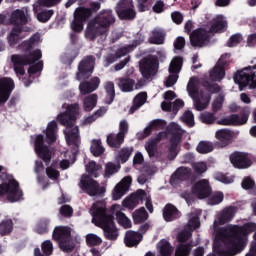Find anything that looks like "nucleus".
<instances>
[{
    "mask_svg": "<svg viewBox=\"0 0 256 256\" xmlns=\"http://www.w3.org/2000/svg\"><path fill=\"white\" fill-rule=\"evenodd\" d=\"M128 54L129 50L127 48H118L114 54L110 53L104 58V67H109V65H113L115 61L121 59V57H125V55Z\"/></svg>",
    "mask_w": 256,
    "mask_h": 256,
    "instance_id": "28",
    "label": "nucleus"
},
{
    "mask_svg": "<svg viewBox=\"0 0 256 256\" xmlns=\"http://www.w3.org/2000/svg\"><path fill=\"white\" fill-rule=\"evenodd\" d=\"M116 219H117V222L119 223V225H122V227H124L125 229H130L131 220H129V218H127L125 213H123L121 211H117Z\"/></svg>",
    "mask_w": 256,
    "mask_h": 256,
    "instance_id": "52",
    "label": "nucleus"
},
{
    "mask_svg": "<svg viewBox=\"0 0 256 256\" xmlns=\"http://www.w3.org/2000/svg\"><path fill=\"white\" fill-rule=\"evenodd\" d=\"M86 243L89 247H99L103 240L97 234H88L86 236Z\"/></svg>",
    "mask_w": 256,
    "mask_h": 256,
    "instance_id": "54",
    "label": "nucleus"
},
{
    "mask_svg": "<svg viewBox=\"0 0 256 256\" xmlns=\"http://www.w3.org/2000/svg\"><path fill=\"white\" fill-rule=\"evenodd\" d=\"M116 84L122 93H131L135 87V80L129 76L116 79Z\"/></svg>",
    "mask_w": 256,
    "mask_h": 256,
    "instance_id": "27",
    "label": "nucleus"
},
{
    "mask_svg": "<svg viewBox=\"0 0 256 256\" xmlns=\"http://www.w3.org/2000/svg\"><path fill=\"white\" fill-rule=\"evenodd\" d=\"M119 19L122 21H133L137 16V12H135V6L132 8L120 9L116 11Z\"/></svg>",
    "mask_w": 256,
    "mask_h": 256,
    "instance_id": "33",
    "label": "nucleus"
},
{
    "mask_svg": "<svg viewBox=\"0 0 256 256\" xmlns=\"http://www.w3.org/2000/svg\"><path fill=\"white\" fill-rule=\"evenodd\" d=\"M159 256H172L174 248L167 240H161L158 244Z\"/></svg>",
    "mask_w": 256,
    "mask_h": 256,
    "instance_id": "40",
    "label": "nucleus"
},
{
    "mask_svg": "<svg viewBox=\"0 0 256 256\" xmlns=\"http://www.w3.org/2000/svg\"><path fill=\"white\" fill-rule=\"evenodd\" d=\"M90 152L94 157H101L103 153H105V148L103 147V144H101V140H92Z\"/></svg>",
    "mask_w": 256,
    "mask_h": 256,
    "instance_id": "43",
    "label": "nucleus"
},
{
    "mask_svg": "<svg viewBox=\"0 0 256 256\" xmlns=\"http://www.w3.org/2000/svg\"><path fill=\"white\" fill-rule=\"evenodd\" d=\"M215 137L217 139L216 145H218V147H227L233 143V131L227 128L217 130Z\"/></svg>",
    "mask_w": 256,
    "mask_h": 256,
    "instance_id": "20",
    "label": "nucleus"
},
{
    "mask_svg": "<svg viewBox=\"0 0 256 256\" xmlns=\"http://www.w3.org/2000/svg\"><path fill=\"white\" fill-rule=\"evenodd\" d=\"M140 73L146 81L153 79L159 73V58L155 55H148L139 62Z\"/></svg>",
    "mask_w": 256,
    "mask_h": 256,
    "instance_id": "8",
    "label": "nucleus"
},
{
    "mask_svg": "<svg viewBox=\"0 0 256 256\" xmlns=\"http://www.w3.org/2000/svg\"><path fill=\"white\" fill-rule=\"evenodd\" d=\"M181 69H183V57L176 56L171 61L168 71L170 74L177 75L178 73H181Z\"/></svg>",
    "mask_w": 256,
    "mask_h": 256,
    "instance_id": "37",
    "label": "nucleus"
},
{
    "mask_svg": "<svg viewBox=\"0 0 256 256\" xmlns=\"http://www.w3.org/2000/svg\"><path fill=\"white\" fill-rule=\"evenodd\" d=\"M223 96L219 95L212 103V111L213 113H217V111H221L223 109Z\"/></svg>",
    "mask_w": 256,
    "mask_h": 256,
    "instance_id": "61",
    "label": "nucleus"
},
{
    "mask_svg": "<svg viewBox=\"0 0 256 256\" xmlns=\"http://www.w3.org/2000/svg\"><path fill=\"white\" fill-rule=\"evenodd\" d=\"M90 214L92 215V223L96 227L103 229L106 239L108 241H117L119 231L117 226H115L113 212L107 211V206L103 202H95L90 208Z\"/></svg>",
    "mask_w": 256,
    "mask_h": 256,
    "instance_id": "1",
    "label": "nucleus"
},
{
    "mask_svg": "<svg viewBox=\"0 0 256 256\" xmlns=\"http://www.w3.org/2000/svg\"><path fill=\"white\" fill-rule=\"evenodd\" d=\"M13 89H15L13 79L7 77L0 78V105H5L9 101Z\"/></svg>",
    "mask_w": 256,
    "mask_h": 256,
    "instance_id": "18",
    "label": "nucleus"
},
{
    "mask_svg": "<svg viewBox=\"0 0 256 256\" xmlns=\"http://www.w3.org/2000/svg\"><path fill=\"white\" fill-rule=\"evenodd\" d=\"M39 39H41L39 34H34L30 37V39L22 42L21 47L23 51H25L28 54H14L11 56L13 69L16 75H25V66L33 65V63L39 61V59L43 57V54L39 49L32 51L33 47H35V44L39 43Z\"/></svg>",
    "mask_w": 256,
    "mask_h": 256,
    "instance_id": "2",
    "label": "nucleus"
},
{
    "mask_svg": "<svg viewBox=\"0 0 256 256\" xmlns=\"http://www.w3.org/2000/svg\"><path fill=\"white\" fill-rule=\"evenodd\" d=\"M41 249L46 256L53 255V242L46 240L41 244Z\"/></svg>",
    "mask_w": 256,
    "mask_h": 256,
    "instance_id": "58",
    "label": "nucleus"
},
{
    "mask_svg": "<svg viewBox=\"0 0 256 256\" xmlns=\"http://www.w3.org/2000/svg\"><path fill=\"white\" fill-rule=\"evenodd\" d=\"M53 241L59 243L60 249L66 253H71L75 246L69 244L71 241V227L69 226H56L52 232Z\"/></svg>",
    "mask_w": 256,
    "mask_h": 256,
    "instance_id": "7",
    "label": "nucleus"
},
{
    "mask_svg": "<svg viewBox=\"0 0 256 256\" xmlns=\"http://www.w3.org/2000/svg\"><path fill=\"white\" fill-rule=\"evenodd\" d=\"M49 223H51V220L47 218L40 219L36 225V233H38V235L49 233Z\"/></svg>",
    "mask_w": 256,
    "mask_h": 256,
    "instance_id": "48",
    "label": "nucleus"
},
{
    "mask_svg": "<svg viewBox=\"0 0 256 256\" xmlns=\"http://www.w3.org/2000/svg\"><path fill=\"white\" fill-rule=\"evenodd\" d=\"M181 217V212L175 205L173 204H166L163 209V218L167 222L175 221Z\"/></svg>",
    "mask_w": 256,
    "mask_h": 256,
    "instance_id": "26",
    "label": "nucleus"
},
{
    "mask_svg": "<svg viewBox=\"0 0 256 256\" xmlns=\"http://www.w3.org/2000/svg\"><path fill=\"white\" fill-rule=\"evenodd\" d=\"M67 141H69L75 147H79V127H74L68 134H67Z\"/></svg>",
    "mask_w": 256,
    "mask_h": 256,
    "instance_id": "50",
    "label": "nucleus"
},
{
    "mask_svg": "<svg viewBox=\"0 0 256 256\" xmlns=\"http://www.w3.org/2000/svg\"><path fill=\"white\" fill-rule=\"evenodd\" d=\"M133 151H135L133 147H123L118 152V155L116 157L117 161L122 164L127 163L129 161V157L133 155Z\"/></svg>",
    "mask_w": 256,
    "mask_h": 256,
    "instance_id": "39",
    "label": "nucleus"
},
{
    "mask_svg": "<svg viewBox=\"0 0 256 256\" xmlns=\"http://www.w3.org/2000/svg\"><path fill=\"white\" fill-rule=\"evenodd\" d=\"M209 33L205 28H197L190 34V45L199 49L207 47L211 41Z\"/></svg>",
    "mask_w": 256,
    "mask_h": 256,
    "instance_id": "15",
    "label": "nucleus"
},
{
    "mask_svg": "<svg viewBox=\"0 0 256 256\" xmlns=\"http://www.w3.org/2000/svg\"><path fill=\"white\" fill-rule=\"evenodd\" d=\"M241 41H243V36L241 34H234L228 41V47H237Z\"/></svg>",
    "mask_w": 256,
    "mask_h": 256,
    "instance_id": "64",
    "label": "nucleus"
},
{
    "mask_svg": "<svg viewBox=\"0 0 256 256\" xmlns=\"http://www.w3.org/2000/svg\"><path fill=\"white\" fill-rule=\"evenodd\" d=\"M119 169H121V165H115L113 162H108L105 165V173L104 176L109 179L111 175H115V173H119Z\"/></svg>",
    "mask_w": 256,
    "mask_h": 256,
    "instance_id": "53",
    "label": "nucleus"
},
{
    "mask_svg": "<svg viewBox=\"0 0 256 256\" xmlns=\"http://www.w3.org/2000/svg\"><path fill=\"white\" fill-rule=\"evenodd\" d=\"M103 169V166H101L100 164H97V162L95 161H90L87 165H86V171L88 173L89 177H94V179H97V177H99V173H101Z\"/></svg>",
    "mask_w": 256,
    "mask_h": 256,
    "instance_id": "36",
    "label": "nucleus"
},
{
    "mask_svg": "<svg viewBox=\"0 0 256 256\" xmlns=\"http://www.w3.org/2000/svg\"><path fill=\"white\" fill-rule=\"evenodd\" d=\"M79 187L90 197H97V195L105 194V187L101 186L99 182L87 174L81 176Z\"/></svg>",
    "mask_w": 256,
    "mask_h": 256,
    "instance_id": "9",
    "label": "nucleus"
},
{
    "mask_svg": "<svg viewBox=\"0 0 256 256\" xmlns=\"http://www.w3.org/2000/svg\"><path fill=\"white\" fill-rule=\"evenodd\" d=\"M141 241H143V234L132 230H128L125 233L124 245H126V247H137Z\"/></svg>",
    "mask_w": 256,
    "mask_h": 256,
    "instance_id": "23",
    "label": "nucleus"
},
{
    "mask_svg": "<svg viewBox=\"0 0 256 256\" xmlns=\"http://www.w3.org/2000/svg\"><path fill=\"white\" fill-rule=\"evenodd\" d=\"M184 123H187L189 127H193L195 125V116L192 111H186L182 116Z\"/></svg>",
    "mask_w": 256,
    "mask_h": 256,
    "instance_id": "60",
    "label": "nucleus"
},
{
    "mask_svg": "<svg viewBox=\"0 0 256 256\" xmlns=\"http://www.w3.org/2000/svg\"><path fill=\"white\" fill-rule=\"evenodd\" d=\"M225 78V67L222 65H216L210 71V79L211 81H222Z\"/></svg>",
    "mask_w": 256,
    "mask_h": 256,
    "instance_id": "41",
    "label": "nucleus"
},
{
    "mask_svg": "<svg viewBox=\"0 0 256 256\" xmlns=\"http://www.w3.org/2000/svg\"><path fill=\"white\" fill-rule=\"evenodd\" d=\"M99 85H101V79L97 76L91 78L90 81L81 82L79 85L80 93L81 95H89V93L97 91Z\"/></svg>",
    "mask_w": 256,
    "mask_h": 256,
    "instance_id": "22",
    "label": "nucleus"
},
{
    "mask_svg": "<svg viewBox=\"0 0 256 256\" xmlns=\"http://www.w3.org/2000/svg\"><path fill=\"white\" fill-rule=\"evenodd\" d=\"M249 121V114L242 113L241 116L239 114H232L230 116L224 117L217 122L218 125L224 126H232L239 127L240 125H245Z\"/></svg>",
    "mask_w": 256,
    "mask_h": 256,
    "instance_id": "19",
    "label": "nucleus"
},
{
    "mask_svg": "<svg viewBox=\"0 0 256 256\" xmlns=\"http://www.w3.org/2000/svg\"><path fill=\"white\" fill-rule=\"evenodd\" d=\"M227 31V20L223 16H217L212 20L209 33H225Z\"/></svg>",
    "mask_w": 256,
    "mask_h": 256,
    "instance_id": "29",
    "label": "nucleus"
},
{
    "mask_svg": "<svg viewBox=\"0 0 256 256\" xmlns=\"http://www.w3.org/2000/svg\"><path fill=\"white\" fill-rule=\"evenodd\" d=\"M145 103H147V92L138 93L133 99V104L129 110V113L131 114L135 113V111H138V109H141V107H143Z\"/></svg>",
    "mask_w": 256,
    "mask_h": 256,
    "instance_id": "31",
    "label": "nucleus"
},
{
    "mask_svg": "<svg viewBox=\"0 0 256 256\" xmlns=\"http://www.w3.org/2000/svg\"><path fill=\"white\" fill-rule=\"evenodd\" d=\"M236 85H239L240 91L249 86V89H256V65L237 71L233 76Z\"/></svg>",
    "mask_w": 256,
    "mask_h": 256,
    "instance_id": "6",
    "label": "nucleus"
},
{
    "mask_svg": "<svg viewBox=\"0 0 256 256\" xmlns=\"http://www.w3.org/2000/svg\"><path fill=\"white\" fill-rule=\"evenodd\" d=\"M191 168L179 167L170 178V183H177L178 181H189L191 179Z\"/></svg>",
    "mask_w": 256,
    "mask_h": 256,
    "instance_id": "24",
    "label": "nucleus"
},
{
    "mask_svg": "<svg viewBox=\"0 0 256 256\" xmlns=\"http://www.w3.org/2000/svg\"><path fill=\"white\" fill-rule=\"evenodd\" d=\"M79 115V104L68 105L66 111L58 115L57 119L60 125L71 129L77 123V116Z\"/></svg>",
    "mask_w": 256,
    "mask_h": 256,
    "instance_id": "13",
    "label": "nucleus"
},
{
    "mask_svg": "<svg viewBox=\"0 0 256 256\" xmlns=\"http://www.w3.org/2000/svg\"><path fill=\"white\" fill-rule=\"evenodd\" d=\"M149 43L152 45H163L165 43V33L161 30H153L152 36L149 38Z\"/></svg>",
    "mask_w": 256,
    "mask_h": 256,
    "instance_id": "44",
    "label": "nucleus"
},
{
    "mask_svg": "<svg viewBox=\"0 0 256 256\" xmlns=\"http://www.w3.org/2000/svg\"><path fill=\"white\" fill-rule=\"evenodd\" d=\"M213 143L209 141H200L196 147V151L201 155H207L213 151Z\"/></svg>",
    "mask_w": 256,
    "mask_h": 256,
    "instance_id": "49",
    "label": "nucleus"
},
{
    "mask_svg": "<svg viewBox=\"0 0 256 256\" xmlns=\"http://www.w3.org/2000/svg\"><path fill=\"white\" fill-rule=\"evenodd\" d=\"M236 213H237V207L235 206H229L224 208L218 214L219 225H225L226 223L233 221V218L235 217Z\"/></svg>",
    "mask_w": 256,
    "mask_h": 256,
    "instance_id": "25",
    "label": "nucleus"
},
{
    "mask_svg": "<svg viewBox=\"0 0 256 256\" xmlns=\"http://www.w3.org/2000/svg\"><path fill=\"white\" fill-rule=\"evenodd\" d=\"M202 86L208 91L207 94L203 93V91H199L197 78L191 77L187 84V92L189 97L194 101L196 111H204V109H207L209 103H211V95L221 91L219 84H211L209 81L202 82Z\"/></svg>",
    "mask_w": 256,
    "mask_h": 256,
    "instance_id": "3",
    "label": "nucleus"
},
{
    "mask_svg": "<svg viewBox=\"0 0 256 256\" xmlns=\"http://www.w3.org/2000/svg\"><path fill=\"white\" fill-rule=\"evenodd\" d=\"M56 131H57V122L51 121L50 123H48L47 129H46V139L49 145L57 141V135L55 134Z\"/></svg>",
    "mask_w": 256,
    "mask_h": 256,
    "instance_id": "34",
    "label": "nucleus"
},
{
    "mask_svg": "<svg viewBox=\"0 0 256 256\" xmlns=\"http://www.w3.org/2000/svg\"><path fill=\"white\" fill-rule=\"evenodd\" d=\"M202 123H205L206 125H213V122L216 121V117L214 113L206 112L204 114H201L200 116Z\"/></svg>",
    "mask_w": 256,
    "mask_h": 256,
    "instance_id": "59",
    "label": "nucleus"
},
{
    "mask_svg": "<svg viewBox=\"0 0 256 256\" xmlns=\"http://www.w3.org/2000/svg\"><path fill=\"white\" fill-rule=\"evenodd\" d=\"M182 137L183 134L179 131L172 132L171 134L169 153L172 156V159H175L177 157V147L179 143H181Z\"/></svg>",
    "mask_w": 256,
    "mask_h": 256,
    "instance_id": "30",
    "label": "nucleus"
},
{
    "mask_svg": "<svg viewBox=\"0 0 256 256\" xmlns=\"http://www.w3.org/2000/svg\"><path fill=\"white\" fill-rule=\"evenodd\" d=\"M74 19L71 23V29L74 31V33H81L83 31V27L85 26V23L93 17L91 15V10H88L87 7L79 6L74 11Z\"/></svg>",
    "mask_w": 256,
    "mask_h": 256,
    "instance_id": "11",
    "label": "nucleus"
},
{
    "mask_svg": "<svg viewBox=\"0 0 256 256\" xmlns=\"http://www.w3.org/2000/svg\"><path fill=\"white\" fill-rule=\"evenodd\" d=\"M104 89L106 91V104L111 105L115 101V83L112 81L106 82Z\"/></svg>",
    "mask_w": 256,
    "mask_h": 256,
    "instance_id": "42",
    "label": "nucleus"
},
{
    "mask_svg": "<svg viewBox=\"0 0 256 256\" xmlns=\"http://www.w3.org/2000/svg\"><path fill=\"white\" fill-rule=\"evenodd\" d=\"M8 196V201L15 203L23 197V190L19 188V182L13 179L9 183H2L0 185V197Z\"/></svg>",
    "mask_w": 256,
    "mask_h": 256,
    "instance_id": "10",
    "label": "nucleus"
},
{
    "mask_svg": "<svg viewBox=\"0 0 256 256\" xmlns=\"http://www.w3.org/2000/svg\"><path fill=\"white\" fill-rule=\"evenodd\" d=\"M193 194L197 195L198 199H207L211 195V186L207 180L197 182L192 188Z\"/></svg>",
    "mask_w": 256,
    "mask_h": 256,
    "instance_id": "21",
    "label": "nucleus"
},
{
    "mask_svg": "<svg viewBox=\"0 0 256 256\" xmlns=\"http://www.w3.org/2000/svg\"><path fill=\"white\" fill-rule=\"evenodd\" d=\"M13 225V220L11 219L0 222V236L5 237L6 235L13 233Z\"/></svg>",
    "mask_w": 256,
    "mask_h": 256,
    "instance_id": "46",
    "label": "nucleus"
},
{
    "mask_svg": "<svg viewBox=\"0 0 256 256\" xmlns=\"http://www.w3.org/2000/svg\"><path fill=\"white\" fill-rule=\"evenodd\" d=\"M145 149H146L150 159H153V157H156V155H157V144H155V142H152L151 140L146 142Z\"/></svg>",
    "mask_w": 256,
    "mask_h": 256,
    "instance_id": "56",
    "label": "nucleus"
},
{
    "mask_svg": "<svg viewBox=\"0 0 256 256\" xmlns=\"http://www.w3.org/2000/svg\"><path fill=\"white\" fill-rule=\"evenodd\" d=\"M60 215H62V217H66L67 219H69V217H73V208L68 204L61 206Z\"/></svg>",
    "mask_w": 256,
    "mask_h": 256,
    "instance_id": "63",
    "label": "nucleus"
},
{
    "mask_svg": "<svg viewBox=\"0 0 256 256\" xmlns=\"http://www.w3.org/2000/svg\"><path fill=\"white\" fill-rule=\"evenodd\" d=\"M95 61V56L88 55L79 62L78 71L76 73V79L78 81H85L93 75V71H95Z\"/></svg>",
    "mask_w": 256,
    "mask_h": 256,
    "instance_id": "12",
    "label": "nucleus"
},
{
    "mask_svg": "<svg viewBox=\"0 0 256 256\" xmlns=\"http://www.w3.org/2000/svg\"><path fill=\"white\" fill-rule=\"evenodd\" d=\"M230 163L235 169H249L253 165V160L245 152H234L230 155Z\"/></svg>",
    "mask_w": 256,
    "mask_h": 256,
    "instance_id": "17",
    "label": "nucleus"
},
{
    "mask_svg": "<svg viewBox=\"0 0 256 256\" xmlns=\"http://www.w3.org/2000/svg\"><path fill=\"white\" fill-rule=\"evenodd\" d=\"M124 141L125 137L121 136V134H109L106 139V142L109 145V147H112L114 149L121 148V145H123Z\"/></svg>",
    "mask_w": 256,
    "mask_h": 256,
    "instance_id": "32",
    "label": "nucleus"
},
{
    "mask_svg": "<svg viewBox=\"0 0 256 256\" xmlns=\"http://www.w3.org/2000/svg\"><path fill=\"white\" fill-rule=\"evenodd\" d=\"M256 231V224L253 222L246 223L242 226L230 227L228 236V247L225 250L226 255L235 256L241 253L247 247V235Z\"/></svg>",
    "mask_w": 256,
    "mask_h": 256,
    "instance_id": "5",
    "label": "nucleus"
},
{
    "mask_svg": "<svg viewBox=\"0 0 256 256\" xmlns=\"http://www.w3.org/2000/svg\"><path fill=\"white\" fill-rule=\"evenodd\" d=\"M34 149L36 155L39 157V159L44 161L45 165H49V163H51L53 153L51 152L49 146L45 145V137L43 134L36 135L34 140Z\"/></svg>",
    "mask_w": 256,
    "mask_h": 256,
    "instance_id": "14",
    "label": "nucleus"
},
{
    "mask_svg": "<svg viewBox=\"0 0 256 256\" xmlns=\"http://www.w3.org/2000/svg\"><path fill=\"white\" fill-rule=\"evenodd\" d=\"M132 218L135 225H140V223H145V221L149 219V213H147L145 207H141L140 209L134 211Z\"/></svg>",
    "mask_w": 256,
    "mask_h": 256,
    "instance_id": "35",
    "label": "nucleus"
},
{
    "mask_svg": "<svg viewBox=\"0 0 256 256\" xmlns=\"http://www.w3.org/2000/svg\"><path fill=\"white\" fill-rule=\"evenodd\" d=\"M223 199H225L223 192H218V193L212 195L208 199V204L209 205H219V203H223Z\"/></svg>",
    "mask_w": 256,
    "mask_h": 256,
    "instance_id": "57",
    "label": "nucleus"
},
{
    "mask_svg": "<svg viewBox=\"0 0 256 256\" xmlns=\"http://www.w3.org/2000/svg\"><path fill=\"white\" fill-rule=\"evenodd\" d=\"M23 33L22 27H13L9 36H8V43L10 47H15L17 43H19V36Z\"/></svg>",
    "mask_w": 256,
    "mask_h": 256,
    "instance_id": "38",
    "label": "nucleus"
},
{
    "mask_svg": "<svg viewBox=\"0 0 256 256\" xmlns=\"http://www.w3.org/2000/svg\"><path fill=\"white\" fill-rule=\"evenodd\" d=\"M84 111H93L97 107V94H91L84 99L83 102Z\"/></svg>",
    "mask_w": 256,
    "mask_h": 256,
    "instance_id": "45",
    "label": "nucleus"
},
{
    "mask_svg": "<svg viewBox=\"0 0 256 256\" xmlns=\"http://www.w3.org/2000/svg\"><path fill=\"white\" fill-rule=\"evenodd\" d=\"M191 244L179 243L175 248L174 256H189L191 255Z\"/></svg>",
    "mask_w": 256,
    "mask_h": 256,
    "instance_id": "47",
    "label": "nucleus"
},
{
    "mask_svg": "<svg viewBox=\"0 0 256 256\" xmlns=\"http://www.w3.org/2000/svg\"><path fill=\"white\" fill-rule=\"evenodd\" d=\"M135 7L133 0H120L116 6V12L121 11V9H130Z\"/></svg>",
    "mask_w": 256,
    "mask_h": 256,
    "instance_id": "62",
    "label": "nucleus"
},
{
    "mask_svg": "<svg viewBox=\"0 0 256 256\" xmlns=\"http://www.w3.org/2000/svg\"><path fill=\"white\" fill-rule=\"evenodd\" d=\"M31 21V14H29V10L27 8L22 9H16L12 11L9 22L11 25H14V27H25L27 23Z\"/></svg>",
    "mask_w": 256,
    "mask_h": 256,
    "instance_id": "16",
    "label": "nucleus"
},
{
    "mask_svg": "<svg viewBox=\"0 0 256 256\" xmlns=\"http://www.w3.org/2000/svg\"><path fill=\"white\" fill-rule=\"evenodd\" d=\"M115 14L111 9L101 10L87 25L86 38L95 41L97 37L108 35L112 25H115Z\"/></svg>",
    "mask_w": 256,
    "mask_h": 256,
    "instance_id": "4",
    "label": "nucleus"
},
{
    "mask_svg": "<svg viewBox=\"0 0 256 256\" xmlns=\"http://www.w3.org/2000/svg\"><path fill=\"white\" fill-rule=\"evenodd\" d=\"M53 15H55V11L43 10L41 12H38L36 17L40 23H47V21H49V19H51Z\"/></svg>",
    "mask_w": 256,
    "mask_h": 256,
    "instance_id": "55",
    "label": "nucleus"
},
{
    "mask_svg": "<svg viewBox=\"0 0 256 256\" xmlns=\"http://www.w3.org/2000/svg\"><path fill=\"white\" fill-rule=\"evenodd\" d=\"M125 193H127V186H125V184H117L112 194L113 200L119 201Z\"/></svg>",
    "mask_w": 256,
    "mask_h": 256,
    "instance_id": "51",
    "label": "nucleus"
}]
</instances>
